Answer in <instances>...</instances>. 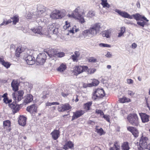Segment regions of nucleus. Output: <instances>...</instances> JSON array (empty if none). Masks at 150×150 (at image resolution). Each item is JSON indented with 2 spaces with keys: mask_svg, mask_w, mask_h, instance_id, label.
<instances>
[{
  "mask_svg": "<svg viewBox=\"0 0 150 150\" xmlns=\"http://www.w3.org/2000/svg\"><path fill=\"white\" fill-rule=\"evenodd\" d=\"M127 119L132 125L137 126L139 124L137 116L135 114H129L127 117Z\"/></svg>",
  "mask_w": 150,
  "mask_h": 150,
  "instance_id": "nucleus-3",
  "label": "nucleus"
},
{
  "mask_svg": "<svg viewBox=\"0 0 150 150\" xmlns=\"http://www.w3.org/2000/svg\"><path fill=\"white\" fill-rule=\"evenodd\" d=\"M99 46L100 47H111V45H110L104 43H100L99 44Z\"/></svg>",
  "mask_w": 150,
  "mask_h": 150,
  "instance_id": "nucleus-48",
  "label": "nucleus"
},
{
  "mask_svg": "<svg viewBox=\"0 0 150 150\" xmlns=\"http://www.w3.org/2000/svg\"><path fill=\"white\" fill-rule=\"evenodd\" d=\"M89 62H96L97 61V59L93 57L90 58L89 59Z\"/></svg>",
  "mask_w": 150,
  "mask_h": 150,
  "instance_id": "nucleus-53",
  "label": "nucleus"
},
{
  "mask_svg": "<svg viewBox=\"0 0 150 150\" xmlns=\"http://www.w3.org/2000/svg\"><path fill=\"white\" fill-rule=\"evenodd\" d=\"M101 4L102 5L103 8L107 7L109 8L110 7V5L107 2V0H101Z\"/></svg>",
  "mask_w": 150,
  "mask_h": 150,
  "instance_id": "nucleus-27",
  "label": "nucleus"
},
{
  "mask_svg": "<svg viewBox=\"0 0 150 150\" xmlns=\"http://www.w3.org/2000/svg\"><path fill=\"white\" fill-rule=\"evenodd\" d=\"M66 68V65L63 64H61L59 67L57 69V70L58 71L62 72L64 71Z\"/></svg>",
  "mask_w": 150,
  "mask_h": 150,
  "instance_id": "nucleus-31",
  "label": "nucleus"
},
{
  "mask_svg": "<svg viewBox=\"0 0 150 150\" xmlns=\"http://www.w3.org/2000/svg\"><path fill=\"white\" fill-rule=\"evenodd\" d=\"M129 99L125 97H123L122 98H120L119 101L120 103H124L125 102H129Z\"/></svg>",
  "mask_w": 150,
  "mask_h": 150,
  "instance_id": "nucleus-37",
  "label": "nucleus"
},
{
  "mask_svg": "<svg viewBox=\"0 0 150 150\" xmlns=\"http://www.w3.org/2000/svg\"><path fill=\"white\" fill-rule=\"evenodd\" d=\"M99 83V81L95 79L93 80L92 83L88 84V86L91 87L93 86H96Z\"/></svg>",
  "mask_w": 150,
  "mask_h": 150,
  "instance_id": "nucleus-32",
  "label": "nucleus"
},
{
  "mask_svg": "<svg viewBox=\"0 0 150 150\" xmlns=\"http://www.w3.org/2000/svg\"><path fill=\"white\" fill-rule=\"evenodd\" d=\"M147 140L148 138L146 137H142L139 141V144H142L144 146H145L148 147L147 142Z\"/></svg>",
  "mask_w": 150,
  "mask_h": 150,
  "instance_id": "nucleus-20",
  "label": "nucleus"
},
{
  "mask_svg": "<svg viewBox=\"0 0 150 150\" xmlns=\"http://www.w3.org/2000/svg\"><path fill=\"white\" fill-rule=\"evenodd\" d=\"M23 93L24 92L23 91H20L18 92L16 96H15V93H13L12 94L14 99H15L16 102H13L11 104H10L9 105L10 107L13 109V112L14 113L17 112L19 110V106L18 105H17L16 103L19 102L23 98Z\"/></svg>",
  "mask_w": 150,
  "mask_h": 150,
  "instance_id": "nucleus-2",
  "label": "nucleus"
},
{
  "mask_svg": "<svg viewBox=\"0 0 150 150\" xmlns=\"http://www.w3.org/2000/svg\"><path fill=\"white\" fill-rule=\"evenodd\" d=\"M84 15V12H82L81 15L77 16L78 17V19L79 22L81 24H83L85 22L83 16Z\"/></svg>",
  "mask_w": 150,
  "mask_h": 150,
  "instance_id": "nucleus-25",
  "label": "nucleus"
},
{
  "mask_svg": "<svg viewBox=\"0 0 150 150\" xmlns=\"http://www.w3.org/2000/svg\"><path fill=\"white\" fill-rule=\"evenodd\" d=\"M103 117L108 122H109L110 118L109 117V115H103Z\"/></svg>",
  "mask_w": 150,
  "mask_h": 150,
  "instance_id": "nucleus-56",
  "label": "nucleus"
},
{
  "mask_svg": "<svg viewBox=\"0 0 150 150\" xmlns=\"http://www.w3.org/2000/svg\"><path fill=\"white\" fill-rule=\"evenodd\" d=\"M142 22L138 21L137 22V24L139 25L144 27L145 25L146 24V22L142 20Z\"/></svg>",
  "mask_w": 150,
  "mask_h": 150,
  "instance_id": "nucleus-45",
  "label": "nucleus"
},
{
  "mask_svg": "<svg viewBox=\"0 0 150 150\" xmlns=\"http://www.w3.org/2000/svg\"><path fill=\"white\" fill-rule=\"evenodd\" d=\"M59 104V103L57 102L50 103L47 102L46 103V105L47 106H50L53 105H58Z\"/></svg>",
  "mask_w": 150,
  "mask_h": 150,
  "instance_id": "nucleus-42",
  "label": "nucleus"
},
{
  "mask_svg": "<svg viewBox=\"0 0 150 150\" xmlns=\"http://www.w3.org/2000/svg\"><path fill=\"white\" fill-rule=\"evenodd\" d=\"M26 119L25 117L23 116H20L18 122L20 125L24 126L26 124Z\"/></svg>",
  "mask_w": 150,
  "mask_h": 150,
  "instance_id": "nucleus-17",
  "label": "nucleus"
},
{
  "mask_svg": "<svg viewBox=\"0 0 150 150\" xmlns=\"http://www.w3.org/2000/svg\"><path fill=\"white\" fill-rule=\"evenodd\" d=\"M105 56L107 57L110 58L112 57V54L110 52H108Z\"/></svg>",
  "mask_w": 150,
  "mask_h": 150,
  "instance_id": "nucleus-58",
  "label": "nucleus"
},
{
  "mask_svg": "<svg viewBox=\"0 0 150 150\" xmlns=\"http://www.w3.org/2000/svg\"><path fill=\"white\" fill-rule=\"evenodd\" d=\"M64 55V53L63 52H57V54H56L57 57H63Z\"/></svg>",
  "mask_w": 150,
  "mask_h": 150,
  "instance_id": "nucleus-50",
  "label": "nucleus"
},
{
  "mask_svg": "<svg viewBox=\"0 0 150 150\" xmlns=\"http://www.w3.org/2000/svg\"><path fill=\"white\" fill-rule=\"evenodd\" d=\"M129 148L128 143L127 142L123 143L122 146V150H129Z\"/></svg>",
  "mask_w": 150,
  "mask_h": 150,
  "instance_id": "nucleus-26",
  "label": "nucleus"
},
{
  "mask_svg": "<svg viewBox=\"0 0 150 150\" xmlns=\"http://www.w3.org/2000/svg\"><path fill=\"white\" fill-rule=\"evenodd\" d=\"M58 28H56V27L52 31L51 34H57L58 33Z\"/></svg>",
  "mask_w": 150,
  "mask_h": 150,
  "instance_id": "nucleus-52",
  "label": "nucleus"
},
{
  "mask_svg": "<svg viewBox=\"0 0 150 150\" xmlns=\"http://www.w3.org/2000/svg\"><path fill=\"white\" fill-rule=\"evenodd\" d=\"M71 58L74 61H76L77 60V58L76 56H75V55H71Z\"/></svg>",
  "mask_w": 150,
  "mask_h": 150,
  "instance_id": "nucleus-57",
  "label": "nucleus"
},
{
  "mask_svg": "<svg viewBox=\"0 0 150 150\" xmlns=\"http://www.w3.org/2000/svg\"><path fill=\"white\" fill-rule=\"evenodd\" d=\"M58 12V10H56L53 11L50 14V17L54 19H59Z\"/></svg>",
  "mask_w": 150,
  "mask_h": 150,
  "instance_id": "nucleus-15",
  "label": "nucleus"
},
{
  "mask_svg": "<svg viewBox=\"0 0 150 150\" xmlns=\"http://www.w3.org/2000/svg\"><path fill=\"white\" fill-rule=\"evenodd\" d=\"M75 56H76L77 57H78L79 56L80 53L78 51H76L75 52Z\"/></svg>",
  "mask_w": 150,
  "mask_h": 150,
  "instance_id": "nucleus-62",
  "label": "nucleus"
},
{
  "mask_svg": "<svg viewBox=\"0 0 150 150\" xmlns=\"http://www.w3.org/2000/svg\"><path fill=\"white\" fill-rule=\"evenodd\" d=\"M55 27L54 26V25L52 24L49 25L48 26V31L50 33H51L52 31L54 28Z\"/></svg>",
  "mask_w": 150,
  "mask_h": 150,
  "instance_id": "nucleus-41",
  "label": "nucleus"
},
{
  "mask_svg": "<svg viewBox=\"0 0 150 150\" xmlns=\"http://www.w3.org/2000/svg\"><path fill=\"white\" fill-rule=\"evenodd\" d=\"M73 146L74 144L72 143L71 141H69L67 142L65 144V145L64 146L63 148L65 150H67L68 149V148H71Z\"/></svg>",
  "mask_w": 150,
  "mask_h": 150,
  "instance_id": "nucleus-21",
  "label": "nucleus"
},
{
  "mask_svg": "<svg viewBox=\"0 0 150 150\" xmlns=\"http://www.w3.org/2000/svg\"><path fill=\"white\" fill-rule=\"evenodd\" d=\"M128 94L131 96H133L134 95V93L131 91H128Z\"/></svg>",
  "mask_w": 150,
  "mask_h": 150,
  "instance_id": "nucleus-61",
  "label": "nucleus"
},
{
  "mask_svg": "<svg viewBox=\"0 0 150 150\" xmlns=\"http://www.w3.org/2000/svg\"><path fill=\"white\" fill-rule=\"evenodd\" d=\"M110 30H105L103 32V37H105L107 38H109L110 37Z\"/></svg>",
  "mask_w": 150,
  "mask_h": 150,
  "instance_id": "nucleus-28",
  "label": "nucleus"
},
{
  "mask_svg": "<svg viewBox=\"0 0 150 150\" xmlns=\"http://www.w3.org/2000/svg\"><path fill=\"white\" fill-rule=\"evenodd\" d=\"M16 51V52H21V53L22 52L21 48H20L19 47H18L17 48Z\"/></svg>",
  "mask_w": 150,
  "mask_h": 150,
  "instance_id": "nucleus-64",
  "label": "nucleus"
},
{
  "mask_svg": "<svg viewBox=\"0 0 150 150\" xmlns=\"http://www.w3.org/2000/svg\"><path fill=\"white\" fill-rule=\"evenodd\" d=\"M33 100V96L31 95H27V97L25 98L24 101L26 103H29L32 101Z\"/></svg>",
  "mask_w": 150,
  "mask_h": 150,
  "instance_id": "nucleus-23",
  "label": "nucleus"
},
{
  "mask_svg": "<svg viewBox=\"0 0 150 150\" xmlns=\"http://www.w3.org/2000/svg\"><path fill=\"white\" fill-rule=\"evenodd\" d=\"M50 54H48L50 57H56V54H57V52L56 50L54 49H52L50 51Z\"/></svg>",
  "mask_w": 150,
  "mask_h": 150,
  "instance_id": "nucleus-34",
  "label": "nucleus"
},
{
  "mask_svg": "<svg viewBox=\"0 0 150 150\" xmlns=\"http://www.w3.org/2000/svg\"><path fill=\"white\" fill-rule=\"evenodd\" d=\"M98 126H96V130L97 133L100 136L104 134H105V132H104L103 129L102 128L98 129Z\"/></svg>",
  "mask_w": 150,
  "mask_h": 150,
  "instance_id": "nucleus-29",
  "label": "nucleus"
},
{
  "mask_svg": "<svg viewBox=\"0 0 150 150\" xmlns=\"http://www.w3.org/2000/svg\"><path fill=\"white\" fill-rule=\"evenodd\" d=\"M104 96V91L103 89H97L93 93L92 98L96 100L97 99L102 98Z\"/></svg>",
  "mask_w": 150,
  "mask_h": 150,
  "instance_id": "nucleus-4",
  "label": "nucleus"
},
{
  "mask_svg": "<svg viewBox=\"0 0 150 150\" xmlns=\"http://www.w3.org/2000/svg\"><path fill=\"white\" fill-rule=\"evenodd\" d=\"M84 113V111L81 110L74 112L71 120L73 121L74 119L78 118L82 115Z\"/></svg>",
  "mask_w": 150,
  "mask_h": 150,
  "instance_id": "nucleus-12",
  "label": "nucleus"
},
{
  "mask_svg": "<svg viewBox=\"0 0 150 150\" xmlns=\"http://www.w3.org/2000/svg\"><path fill=\"white\" fill-rule=\"evenodd\" d=\"M25 60L29 65H33L35 62V58L32 55H29L27 56H25Z\"/></svg>",
  "mask_w": 150,
  "mask_h": 150,
  "instance_id": "nucleus-8",
  "label": "nucleus"
},
{
  "mask_svg": "<svg viewBox=\"0 0 150 150\" xmlns=\"http://www.w3.org/2000/svg\"><path fill=\"white\" fill-rule=\"evenodd\" d=\"M11 19L13 20V24H16V23L18 21V17L14 16L13 17L11 18Z\"/></svg>",
  "mask_w": 150,
  "mask_h": 150,
  "instance_id": "nucleus-40",
  "label": "nucleus"
},
{
  "mask_svg": "<svg viewBox=\"0 0 150 150\" xmlns=\"http://www.w3.org/2000/svg\"><path fill=\"white\" fill-rule=\"evenodd\" d=\"M37 21L40 25H43L45 24V22L44 21H42V20L40 19L37 20Z\"/></svg>",
  "mask_w": 150,
  "mask_h": 150,
  "instance_id": "nucleus-55",
  "label": "nucleus"
},
{
  "mask_svg": "<svg viewBox=\"0 0 150 150\" xmlns=\"http://www.w3.org/2000/svg\"><path fill=\"white\" fill-rule=\"evenodd\" d=\"M137 46V44L135 43H133L132 44V48L133 49L136 48Z\"/></svg>",
  "mask_w": 150,
  "mask_h": 150,
  "instance_id": "nucleus-60",
  "label": "nucleus"
},
{
  "mask_svg": "<svg viewBox=\"0 0 150 150\" xmlns=\"http://www.w3.org/2000/svg\"><path fill=\"white\" fill-rule=\"evenodd\" d=\"M13 90L15 91H16L18 89V86L17 82L13 81L11 83Z\"/></svg>",
  "mask_w": 150,
  "mask_h": 150,
  "instance_id": "nucleus-22",
  "label": "nucleus"
},
{
  "mask_svg": "<svg viewBox=\"0 0 150 150\" xmlns=\"http://www.w3.org/2000/svg\"><path fill=\"white\" fill-rule=\"evenodd\" d=\"M37 108L38 107L37 105L34 104L27 107L26 110L28 112L32 114L34 112H37Z\"/></svg>",
  "mask_w": 150,
  "mask_h": 150,
  "instance_id": "nucleus-10",
  "label": "nucleus"
},
{
  "mask_svg": "<svg viewBox=\"0 0 150 150\" xmlns=\"http://www.w3.org/2000/svg\"><path fill=\"white\" fill-rule=\"evenodd\" d=\"M58 15L59 16V19H61L64 17L65 16V12L63 11H59L58 10Z\"/></svg>",
  "mask_w": 150,
  "mask_h": 150,
  "instance_id": "nucleus-35",
  "label": "nucleus"
},
{
  "mask_svg": "<svg viewBox=\"0 0 150 150\" xmlns=\"http://www.w3.org/2000/svg\"><path fill=\"white\" fill-rule=\"evenodd\" d=\"M131 16H132V18L134 17V18L137 21L139 20L142 21V20L143 19L147 22L149 21V20L147 19L145 17L138 13L132 15Z\"/></svg>",
  "mask_w": 150,
  "mask_h": 150,
  "instance_id": "nucleus-9",
  "label": "nucleus"
},
{
  "mask_svg": "<svg viewBox=\"0 0 150 150\" xmlns=\"http://www.w3.org/2000/svg\"><path fill=\"white\" fill-rule=\"evenodd\" d=\"M142 122L145 123L149 121V116L145 114L139 113Z\"/></svg>",
  "mask_w": 150,
  "mask_h": 150,
  "instance_id": "nucleus-16",
  "label": "nucleus"
},
{
  "mask_svg": "<svg viewBox=\"0 0 150 150\" xmlns=\"http://www.w3.org/2000/svg\"><path fill=\"white\" fill-rule=\"evenodd\" d=\"M115 11L121 16L124 18H128L130 19H132V16L129 14L127 12L122 11L120 10L117 9H116L115 10Z\"/></svg>",
  "mask_w": 150,
  "mask_h": 150,
  "instance_id": "nucleus-6",
  "label": "nucleus"
},
{
  "mask_svg": "<svg viewBox=\"0 0 150 150\" xmlns=\"http://www.w3.org/2000/svg\"><path fill=\"white\" fill-rule=\"evenodd\" d=\"M36 18V16L35 14H33V13H29L27 16L26 18L27 19H31L32 18Z\"/></svg>",
  "mask_w": 150,
  "mask_h": 150,
  "instance_id": "nucleus-39",
  "label": "nucleus"
},
{
  "mask_svg": "<svg viewBox=\"0 0 150 150\" xmlns=\"http://www.w3.org/2000/svg\"><path fill=\"white\" fill-rule=\"evenodd\" d=\"M4 61L3 57H0V63L1 64Z\"/></svg>",
  "mask_w": 150,
  "mask_h": 150,
  "instance_id": "nucleus-63",
  "label": "nucleus"
},
{
  "mask_svg": "<svg viewBox=\"0 0 150 150\" xmlns=\"http://www.w3.org/2000/svg\"><path fill=\"white\" fill-rule=\"evenodd\" d=\"M95 13L94 11H88L86 15V16L88 17L92 18L94 16Z\"/></svg>",
  "mask_w": 150,
  "mask_h": 150,
  "instance_id": "nucleus-36",
  "label": "nucleus"
},
{
  "mask_svg": "<svg viewBox=\"0 0 150 150\" xmlns=\"http://www.w3.org/2000/svg\"><path fill=\"white\" fill-rule=\"evenodd\" d=\"M147 148H148V147L145 146H144L142 144H139V146L138 147V149L139 150H143Z\"/></svg>",
  "mask_w": 150,
  "mask_h": 150,
  "instance_id": "nucleus-46",
  "label": "nucleus"
},
{
  "mask_svg": "<svg viewBox=\"0 0 150 150\" xmlns=\"http://www.w3.org/2000/svg\"><path fill=\"white\" fill-rule=\"evenodd\" d=\"M125 28L124 27H121L119 30L120 32L118 33L117 37L120 38L122 36L125 32Z\"/></svg>",
  "mask_w": 150,
  "mask_h": 150,
  "instance_id": "nucleus-24",
  "label": "nucleus"
},
{
  "mask_svg": "<svg viewBox=\"0 0 150 150\" xmlns=\"http://www.w3.org/2000/svg\"><path fill=\"white\" fill-rule=\"evenodd\" d=\"M46 8L42 5H38L37 7V12L39 15L44 13L46 10Z\"/></svg>",
  "mask_w": 150,
  "mask_h": 150,
  "instance_id": "nucleus-13",
  "label": "nucleus"
},
{
  "mask_svg": "<svg viewBox=\"0 0 150 150\" xmlns=\"http://www.w3.org/2000/svg\"><path fill=\"white\" fill-rule=\"evenodd\" d=\"M126 81L128 84H132L133 83V81L131 79H127Z\"/></svg>",
  "mask_w": 150,
  "mask_h": 150,
  "instance_id": "nucleus-54",
  "label": "nucleus"
},
{
  "mask_svg": "<svg viewBox=\"0 0 150 150\" xmlns=\"http://www.w3.org/2000/svg\"><path fill=\"white\" fill-rule=\"evenodd\" d=\"M42 27L40 26L38 27L36 29H31V30L35 33H37L41 35L43 34V33L42 32Z\"/></svg>",
  "mask_w": 150,
  "mask_h": 150,
  "instance_id": "nucleus-19",
  "label": "nucleus"
},
{
  "mask_svg": "<svg viewBox=\"0 0 150 150\" xmlns=\"http://www.w3.org/2000/svg\"><path fill=\"white\" fill-rule=\"evenodd\" d=\"M46 58V55L45 53L40 54L36 58V61L39 64H42L45 62Z\"/></svg>",
  "mask_w": 150,
  "mask_h": 150,
  "instance_id": "nucleus-5",
  "label": "nucleus"
},
{
  "mask_svg": "<svg viewBox=\"0 0 150 150\" xmlns=\"http://www.w3.org/2000/svg\"><path fill=\"white\" fill-rule=\"evenodd\" d=\"M82 12L84 11L80 7L78 6L74 11L73 13H74L76 17H77L81 15Z\"/></svg>",
  "mask_w": 150,
  "mask_h": 150,
  "instance_id": "nucleus-18",
  "label": "nucleus"
},
{
  "mask_svg": "<svg viewBox=\"0 0 150 150\" xmlns=\"http://www.w3.org/2000/svg\"><path fill=\"white\" fill-rule=\"evenodd\" d=\"M96 71V69H88V70L86 71H87L88 73L89 74H91L94 73Z\"/></svg>",
  "mask_w": 150,
  "mask_h": 150,
  "instance_id": "nucleus-44",
  "label": "nucleus"
},
{
  "mask_svg": "<svg viewBox=\"0 0 150 150\" xmlns=\"http://www.w3.org/2000/svg\"><path fill=\"white\" fill-rule=\"evenodd\" d=\"M62 108L63 109L64 111L68 110L71 108V107L68 104L62 105Z\"/></svg>",
  "mask_w": 150,
  "mask_h": 150,
  "instance_id": "nucleus-33",
  "label": "nucleus"
},
{
  "mask_svg": "<svg viewBox=\"0 0 150 150\" xmlns=\"http://www.w3.org/2000/svg\"><path fill=\"white\" fill-rule=\"evenodd\" d=\"M96 113L97 114H100V115H104L103 111L100 110L96 109Z\"/></svg>",
  "mask_w": 150,
  "mask_h": 150,
  "instance_id": "nucleus-49",
  "label": "nucleus"
},
{
  "mask_svg": "<svg viewBox=\"0 0 150 150\" xmlns=\"http://www.w3.org/2000/svg\"><path fill=\"white\" fill-rule=\"evenodd\" d=\"M127 129L128 130L132 133L134 137H137L138 136L139 131L136 128L133 127H128Z\"/></svg>",
  "mask_w": 150,
  "mask_h": 150,
  "instance_id": "nucleus-11",
  "label": "nucleus"
},
{
  "mask_svg": "<svg viewBox=\"0 0 150 150\" xmlns=\"http://www.w3.org/2000/svg\"><path fill=\"white\" fill-rule=\"evenodd\" d=\"M52 138L54 140H57L59 137L60 132L59 130L54 129L51 133Z\"/></svg>",
  "mask_w": 150,
  "mask_h": 150,
  "instance_id": "nucleus-14",
  "label": "nucleus"
},
{
  "mask_svg": "<svg viewBox=\"0 0 150 150\" xmlns=\"http://www.w3.org/2000/svg\"><path fill=\"white\" fill-rule=\"evenodd\" d=\"M4 67L7 68H9L10 66V64L8 62H5V61L1 64Z\"/></svg>",
  "mask_w": 150,
  "mask_h": 150,
  "instance_id": "nucleus-43",
  "label": "nucleus"
},
{
  "mask_svg": "<svg viewBox=\"0 0 150 150\" xmlns=\"http://www.w3.org/2000/svg\"><path fill=\"white\" fill-rule=\"evenodd\" d=\"M92 104V103L91 102H89L85 104L83 106L84 109L86 111L89 110Z\"/></svg>",
  "mask_w": 150,
  "mask_h": 150,
  "instance_id": "nucleus-30",
  "label": "nucleus"
},
{
  "mask_svg": "<svg viewBox=\"0 0 150 150\" xmlns=\"http://www.w3.org/2000/svg\"><path fill=\"white\" fill-rule=\"evenodd\" d=\"M125 22L126 24H127L133 25L134 26H137V25L136 24L133 23V22L132 21H128L127 20H125Z\"/></svg>",
  "mask_w": 150,
  "mask_h": 150,
  "instance_id": "nucleus-47",
  "label": "nucleus"
},
{
  "mask_svg": "<svg viewBox=\"0 0 150 150\" xmlns=\"http://www.w3.org/2000/svg\"><path fill=\"white\" fill-rule=\"evenodd\" d=\"M101 24L100 23H96L91 26L88 29L83 30L82 33L84 38L86 37H93L99 33L101 28Z\"/></svg>",
  "mask_w": 150,
  "mask_h": 150,
  "instance_id": "nucleus-1",
  "label": "nucleus"
},
{
  "mask_svg": "<svg viewBox=\"0 0 150 150\" xmlns=\"http://www.w3.org/2000/svg\"><path fill=\"white\" fill-rule=\"evenodd\" d=\"M115 148V149L116 150H120V147L119 145L117 143H115L114 144Z\"/></svg>",
  "mask_w": 150,
  "mask_h": 150,
  "instance_id": "nucleus-51",
  "label": "nucleus"
},
{
  "mask_svg": "<svg viewBox=\"0 0 150 150\" xmlns=\"http://www.w3.org/2000/svg\"><path fill=\"white\" fill-rule=\"evenodd\" d=\"M67 16L69 17H73L74 18H75L76 17L74 13H73L71 14H68L67 15Z\"/></svg>",
  "mask_w": 150,
  "mask_h": 150,
  "instance_id": "nucleus-59",
  "label": "nucleus"
},
{
  "mask_svg": "<svg viewBox=\"0 0 150 150\" xmlns=\"http://www.w3.org/2000/svg\"><path fill=\"white\" fill-rule=\"evenodd\" d=\"M88 70V67L87 66H80L76 67L75 71L77 72H75V75H78L82 73L83 71H86Z\"/></svg>",
  "mask_w": 150,
  "mask_h": 150,
  "instance_id": "nucleus-7",
  "label": "nucleus"
},
{
  "mask_svg": "<svg viewBox=\"0 0 150 150\" xmlns=\"http://www.w3.org/2000/svg\"><path fill=\"white\" fill-rule=\"evenodd\" d=\"M3 125L6 128L8 127L11 126V122L9 120H7L3 122Z\"/></svg>",
  "mask_w": 150,
  "mask_h": 150,
  "instance_id": "nucleus-38",
  "label": "nucleus"
}]
</instances>
